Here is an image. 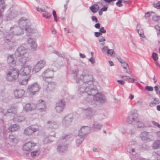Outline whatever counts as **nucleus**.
I'll use <instances>...</instances> for the list:
<instances>
[{"instance_id": "27", "label": "nucleus", "mask_w": 160, "mask_h": 160, "mask_svg": "<svg viewBox=\"0 0 160 160\" xmlns=\"http://www.w3.org/2000/svg\"><path fill=\"white\" fill-rule=\"evenodd\" d=\"M37 107L36 105H33L31 106V104L29 103H27L23 106V110L26 112H29L31 111L32 110L36 109Z\"/></svg>"}, {"instance_id": "11", "label": "nucleus", "mask_w": 160, "mask_h": 160, "mask_svg": "<svg viewBox=\"0 0 160 160\" xmlns=\"http://www.w3.org/2000/svg\"><path fill=\"white\" fill-rule=\"evenodd\" d=\"M32 70V68L30 65H25L22 66L21 68L19 71V73L22 76L28 75L29 77Z\"/></svg>"}, {"instance_id": "28", "label": "nucleus", "mask_w": 160, "mask_h": 160, "mask_svg": "<svg viewBox=\"0 0 160 160\" xmlns=\"http://www.w3.org/2000/svg\"><path fill=\"white\" fill-rule=\"evenodd\" d=\"M24 91L22 89H17L14 92V96L17 98H22L24 95Z\"/></svg>"}, {"instance_id": "19", "label": "nucleus", "mask_w": 160, "mask_h": 160, "mask_svg": "<svg viewBox=\"0 0 160 160\" xmlns=\"http://www.w3.org/2000/svg\"><path fill=\"white\" fill-rule=\"evenodd\" d=\"M17 107L14 106H12L10 108L8 109L7 112H5V116H9L11 118L12 116L16 115L17 113Z\"/></svg>"}, {"instance_id": "31", "label": "nucleus", "mask_w": 160, "mask_h": 160, "mask_svg": "<svg viewBox=\"0 0 160 160\" xmlns=\"http://www.w3.org/2000/svg\"><path fill=\"white\" fill-rule=\"evenodd\" d=\"M56 86L55 83L54 82H50L48 83L45 90L48 92H52L55 89Z\"/></svg>"}, {"instance_id": "50", "label": "nucleus", "mask_w": 160, "mask_h": 160, "mask_svg": "<svg viewBox=\"0 0 160 160\" xmlns=\"http://www.w3.org/2000/svg\"><path fill=\"white\" fill-rule=\"evenodd\" d=\"M152 57L154 61H157L158 59V54L157 53L153 52L152 53Z\"/></svg>"}, {"instance_id": "26", "label": "nucleus", "mask_w": 160, "mask_h": 160, "mask_svg": "<svg viewBox=\"0 0 160 160\" xmlns=\"http://www.w3.org/2000/svg\"><path fill=\"white\" fill-rule=\"evenodd\" d=\"M17 12L14 11L10 12L6 15V21H8L13 19L17 16Z\"/></svg>"}, {"instance_id": "36", "label": "nucleus", "mask_w": 160, "mask_h": 160, "mask_svg": "<svg viewBox=\"0 0 160 160\" xmlns=\"http://www.w3.org/2000/svg\"><path fill=\"white\" fill-rule=\"evenodd\" d=\"M19 129V126L18 124H15L10 125L8 130L11 132H14L18 131Z\"/></svg>"}, {"instance_id": "40", "label": "nucleus", "mask_w": 160, "mask_h": 160, "mask_svg": "<svg viewBox=\"0 0 160 160\" xmlns=\"http://www.w3.org/2000/svg\"><path fill=\"white\" fill-rule=\"evenodd\" d=\"M7 140L10 143L13 144L16 143L18 142V140L16 137L12 135H9V137Z\"/></svg>"}, {"instance_id": "64", "label": "nucleus", "mask_w": 160, "mask_h": 160, "mask_svg": "<svg viewBox=\"0 0 160 160\" xmlns=\"http://www.w3.org/2000/svg\"><path fill=\"white\" fill-rule=\"evenodd\" d=\"M95 36L96 37H98L100 35H101L102 34L100 32H95L94 33Z\"/></svg>"}, {"instance_id": "52", "label": "nucleus", "mask_w": 160, "mask_h": 160, "mask_svg": "<svg viewBox=\"0 0 160 160\" xmlns=\"http://www.w3.org/2000/svg\"><path fill=\"white\" fill-rule=\"evenodd\" d=\"M152 19L155 22H158L160 20V16H152Z\"/></svg>"}, {"instance_id": "7", "label": "nucleus", "mask_w": 160, "mask_h": 160, "mask_svg": "<svg viewBox=\"0 0 160 160\" xmlns=\"http://www.w3.org/2000/svg\"><path fill=\"white\" fill-rule=\"evenodd\" d=\"M9 31L10 33L13 36L21 35L24 33L23 30L22 28L16 25L10 27Z\"/></svg>"}, {"instance_id": "60", "label": "nucleus", "mask_w": 160, "mask_h": 160, "mask_svg": "<svg viewBox=\"0 0 160 160\" xmlns=\"http://www.w3.org/2000/svg\"><path fill=\"white\" fill-rule=\"evenodd\" d=\"M99 31L101 33H105L106 32V30L104 29V28L103 27H102L101 28H100Z\"/></svg>"}, {"instance_id": "42", "label": "nucleus", "mask_w": 160, "mask_h": 160, "mask_svg": "<svg viewBox=\"0 0 160 160\" xmlns=\"http://www.w3.org/2000/svg\"><path fill=\"white\" fill-rule=\"evenodd\" d=\"M160 103V101L158 98H154L153 101H151L149 103V106L150 107H153L155 106L157 104H159Z\"/></svg>"}, {"instance_id": "21", "label": "nucleus", "mask_w": 160, "mask_h": 160, "mask_svg": "<svg viewBox=\"0 0 160 160\" xmlns=\"http://www.w3.org/2000/svg\"><path fill=\"white\" fill-rule=\"evenodd\" d=\"M36 146V144L32 141L26 142L22 146V149L26 151H29L32 150L33 148Z\"/></svg>"}, {"instance_id": "55", "label": "nucleus", "mask_w": 160, "mask_h": 160, "mask_svg": "<svg viewBox=\"0 0 160 160\" xmlns=\"http://www.w3.org/2000/svg\"><path fill=\"white\" fill-rule=\"evenodd\" d=\"M145 89L146 90L149 91H152L153 90V88L151 86H146L145 87Z\"/></svg>"}, {"instance_id": "9", "label": "nucleus", "mask_w": 160, "mask_h": 160, "mask_svg": "<svg viewBox=\"0 0 160 160\" xmlns=\"http://www.w3.org/2000/svg\"><path fill=\"white\" fill-rule=\"evenodd\" d=\"M45 63L46 61L44 59L38 61L33 66L32 69V72L35 73L38 72L44 68Z\"/></svg>"}, {"instance_id": "57", "label": "nucleus", "mask_w": 160, "mask_h": 160, "mask_svg": "<svg viewBox=\"0 0 160 160\" xmlns=\"http://www.w3.org/2000/svg\"><path fill=\"white\" fill-rule=\"evenodd\" d=\"M108 47L107 46H105L102 49V52L104 53H106L107 51V50L108 49Z\"/></svg>"}, {"instance_id": "13", "label": "nucleus", "mask_w": 160, "mask_h": 160, "mask_svg": "<svg viewBox=\"0 0 160 160\" xmlns=\"http://www.w3.org/2000/svg\"><path fill=\"white\" fill-rule=\"evenodd\" d=\"M28 50L23 46L18 47L15 50L14 55L16 57L23 56L27 53Z\"/></svg>"}, {"instance_id": "56", "label": "nucleus", "mask_w": 160, "mask_h": 160, "mask_svg": "<svg viewBox=\"0 0 160 160\" xmlns=\"http://www.w3.org/2000/svg\"><path fill=\"white\" fill-rule=\"evenodd\" d=\"M154 7L157 9H160V2L153 4Z\"/></svg>"}, {"instance_id": "25", "label": "nucleus", "mask_w": 160, "mask_h": 160, "mask_svg": "<svg viewBox=\"0 0 160 160\" xmlns=\"http://www.w3.org/2000/svg\"><path fill=\"white\" fill-rule=\"evenodd\" d=\"M121 66L123 70L125 73L130 74L131 72L128 63L122 59H121Z\"/></svg>"}, {"instance_id": "39", "label": "nucleus", "mask_w": 160, "mask_h": 160, "mask_svg": "<svg viewBox=\"0 0 160 160\" xmlns=\"http://www.w3.org/2000/svg\"><path fill=\"white\" fill-rule=\"evenodd\" d=\"M6 46V49L10 50L18 45V43L15 42H10Z\"/></svg>"}, {"instance_id": "51", "label": "nucleus", "mask_w": 160, "mask_h": 160, "mask_svg": "<svg viewBox=\"0 0 160 160\" xmlns=\"http://www.w3.org/2000/svg\"><path fill=\"white\" fill-rule=\"evenodd\" d=\"M43 13V15L44 16V17L47 18H49L51 16V14L50 13L47 12L45 11Z\"/></svg>"}, {"instance_id": "3", "label": "nucleus", "mask_w": 160, "mask_h": 160, "mask_svg": "<svg viewBox=\"0 0 160 160\" xmlns=\"http://www.w3.org/2000/svg\"><path fill=\"white\" fill-rule=\"evenodd\" d=\"M138 115L137 111L132 110L129 112L127 119V122L129 124L131 123L133 121L136 122L135 125L137 128H142L145 127V124L142 121L137 122Z\"/></svg>"}, {"instance_id": "24", "label": "nucleus", "mask_w": 160, "mask_h": 160, "mask_svg": "<svg viewBox=\"0 0 160 160\" xmlns=\"http://www.w3.org/2000/svg\"><path fill=\"white\" fill-rule=\"evenodd\" d=\"M90 128L88 126H83L79 131L78 135L80 136H82L83 137L85 135L90 132Z\"/></svg>"}, {"instance_id": "22", "label": "nucleus", "mask_w": 160, "mask_h": 160, "mask_svg": "<svg viewBox=\"0 0 160 160\" xmlns=\"http://www.w3.org/2000/svg\"><path fill=\"white\" fill-rule=\"evenodd\" d=\"M41 112H45L46 110V106L45 102L42 100H39L38 101L37 105H36Z\"/></svg>"}, {"instance_id": "12", "label": "nucleus", "mask_w": 160, "mask_h": 160, "mask_svg": "<svg viewBox=\"0 0 160 160\" xmlns=\"http://www.w3.org/2000/svg\"><path fill=\"white\" fill-rule=\"evenodd\" d=\"M39 90V86L37 82L31 84L28 87L27 92L30 95H34Z\"/></svg>"}, {"instance_id": "18", "label": "nucleus", "mask_w": 160, "mask_h": 160, "mask_svg": "<svg viewBox=\"0 0 160 160\" xmlns=\"http://www.w3.org/2000/svg\"><path fill=\"white\" fill-rule=\"evenodd\" d=\"M42 76L44 80L47 81V79H51L53 77V72L48 68L42 72ZM47 81L48 82V81Z\"/></svg>"}, {"instance_id": "29", "label": "nucleus", "mask_w": 160, "mask_h": 160, "mask_svg": "<svg viewBox=\"0 0 160 160\" xmlns=\"http://www.w3.org/2000/svg\"><path fill=\"white\" fill-rule=\"evenodd\" d=\"M27 42L29 44L31 48L34 51L37 50V45L33 38H29L27 40Z\"/></svg>"}, {"instance_id": "49", "label": "nucleus", "mask_w": 160, "mask_h": 160, "mask_svg": "<svg viewBox=\"0 0 160 160\" xmlns=\"http://www.w3.org/2000/svg\"><path fill=\"white\" fill-rule=\"evenodd\" d=\"M138 32L141 37L142 38H145V37L144 34V32L143 30L137 29Z\"/></svg>"}, {"instance_id": "41", "label": "nucleus", "mask_w": 160, "mask_h": 160, "mask_svg": "<svg viewBox=\"0 0 160 160\" xmlns=\"http://www.w3.org/2000/svg\"><path fill=\"white\" fill-rule=\"evenodd\" d=\"M40 153V151L39 149H38L32 151L30 153V155L32 157L35 158L38 157Z\"/></svg>"}, {"instance_id": "6", "label": "nucleus", "mask_w": 160, "mask_h": 160, "mask_svg": "<svg viewBox=\"0 0 160 160\" xmlns=\"http://www.w3.org/2000/svg\"><path fill=\"white\" fill-rule=\"evenodd\" d=\"M71 137V135H66L63 137L62 139L59 140V142L61 143L62 145H58V146L57 150L58 152H62L66 151L67 150L68 148V145L63 144V143L65 142L68 140Z\"/></svg>"}, {"instance_id": "48", "label": "nucleus", "mask_w": 160, "mask_h": 160, "mask_svg": "<svg viewBox=\"0 0 160 160\" xmlns=\"http://www.w3.org/2000/svg\"><path fill=\"white\" fill-rule=\"evenodd\" d=\"M8 147V146L6 145V144L3 143L2 144H0V149L2 150H6Z\"/></svg>"}, {"instance_id": "38", "label": "nucleus", "mask_w": 160, "mask_h": 160, "mask_svg": "<svg viewBox=\"0 0 160 160\" xmlns=\"http://www.w3.org/2000/svg\"><path fill=\"white\" fill-rule=\"evenodd\" d=\"M51 137H52L54 138L55 137V134L54 133L53 134L49 135L48 137L45 138L43 140V142L44 144H46L48 143L51 142L53 139H51Z\"/></svg>"}, {"instance_id": "63", "label": "nucleus", "mask_w": 160, "mask_h": 160, "mask_svg": "<svg viewBox=\"0 0 160 160\" xmlns=\"http://www.w3.org/2000/svg\"><path fill=\"white\" fill-rule=\"evenodd\" d=\"M142 102V99H140L138 100L136 102V104L137 105L140 106L141 105Z\"/></svg>"}, {"instance_id": "16", "label": "nucleus", "mask_w": 160, "mask_h": 160, "mask_svg": "<svg viewBox=\"0 0 160 160\" xmlns=\"http://www.w3.org/2000/svg\"><path fill=\"white\" fill-rule=\"evenodd\" d=\"M127 151L131 154L130 157L132 160H146L145 159H140L138 158H137L138 155L136 154L134 148L130 145L128 146L127 148Z\"/></svg>"}, {"instance_id": "32", "label": "nucleus", "mask_w": 160, "mask_h": 160, "mask_svg": "<svg viewBox=\"0 0 160 160\" xmlns=\"http://www.w3.org/2000/svg\"><path fill=\"white\" fill-rule=\"evenodd\" d=\"M7 62L11 67L15 66L16 64V61L14 60L12 55H10L8 56Z\"/></svg>"}, {"instance_id": "35", "label": "nucleus", "mask_w": 160, "mask_h": 160, "mask_svg": "<svg viewBox=\"0 0 160 160\" xmlns=\"http://www.w3.org/2000/svg\"><path fill=\"white\" fill-rule=\"evenodd\" d=\"M13 36L10 33V32H6L4 35V41L7 43L9 42Z\"/></svg>"}, {"instance_id": "62", "label": "nucleus", "mask_w": 160, "mask_h": 160, "mask_svg": "<svg viewBox=\"0 0 160 160\" xmlns=\"http://www.w3.org/2000/svg\"><path fill=\"white\" fill-rule=\"evenodd\" d=\"M152 123L155 126H156L160 128V125L158 123H157L154 121H152Z\"/></svg>"}, {"instance_id": "30", "label": "nucleus", "mask_w": 160, "mask_h": 160, "mask_svg": "<svg viewBox=\"0 0 160 160\" xmlns=\"http://www.w3.org/2000/svg\"><path fill=\"white\" fill-rule=\"evenodd\" d=\"M10 119L15 122H20L24 121L25 118L23 116H19L17 113L16 115L12 116Z\"/></svg>"}, {"instance_id": "46", "label": "nucleus", "mask_w": 160, "mask_h": 160, "mask_svg": "<svg viewBox=\"0 0 160 160\" xmlns=\"http://www.w3.org/2000/svg\"><path fill=\"white\" fill-rule=\"evenodd\" d=\"M30 77L31 76H29V77H28V78L24 79L22 80H20L19 81V83L20 85H25L27 84Z\"/></svg>"}, {"instance_id": "23", "label": "nucleus", "mask_w": 160, "mask_h": 160, "mask_svg": "<svg viewBox=\"0 0 160 160\" xmlns=\"http://www.w3.org/2000/svg\"><path fill=\"white\" fill-rule=\"evenodd\" d=\"M46 126L48 128L55 129L58 126V123L53 120L48 121L45 124Z\"/></svg>"}, {"instance_id": "2", "label": "nucleus", "mask_w": 160, "mask_h": 160, "mask_svg": "<svg viewBox=\"0 0 160 160\" xmlns=\"http://www.w3.org/2000/svg\"><path fill=\"white\" fill-rule=\"evenodd\" d=\"M18 24L22 30L25 29L28 35L37 32V29L31 26L30 21L24 17L20 18L18 21Z\"/></svg>"}, {"instance_id": "53", "label": "nucleus", "mask_w": 160, "mask_h": 160, "mask_svg": "<svg viewBox=\"0 0 160 160\" xmlns=\"http://www.w3.org/2000/svg\"><path fill=\"white\" fill-rule=\"evenodd\" d=\"M154 14V13L153 12H151V13H150L149 12H148L145 14V16L146 18H148L151 16H152L153 15H152V14Z\"/></svg>"}, {"instance_id": "15", "label": "nucleus", "mask_w": 160, "mask_h": 160, "mask_svg": "<svg viewBox=\"0 0 160 160\" xmlns=\"http://www.w3.org/2000/svg\"><path fill=\"white\" fill-rule=\"evenodd\" d=\"M93 96V102L95 101L100 103H103L106 101V98L104 95L101 93L98 92V91L95 94L90 95V96Z\"/></svg>"}, {"instance_id": "61", "label": "nucleus", "mask_w": 160, "mask_h": 160, "mask_svg": "<svg viewBox=\"0 0 160 160\" xmlns=\"http://www.w3.org/2000/svg\"><path fill=\"white\" fill-rule=\"evenodd\" d=\"M125 81L128 80L129 78H130V77L122 76L121 77Z\"/></svg>"}, {"instance_id": "8", "label": "nucleus", "mask_w": 160, "mask_h": 160, "mask_svg": "<svg viewBox=\"0 0 160 160\" xmlns=\"http://www.w3.org/2000/svg\"><path fill=\"white\" fill-rule=\"evenodd\" d=\"M38 129L39 126L38 125H32L26 128L23 133L26 135L29 136L38 131Z\"/></svg>"}, {"instance_id": "4", "label": "nucleus", "mask_w": 160, "mask_h": 160, "mask_svg": "<svg viewBox=\"0 0 160 160\" xmlns=\"http://www.w3.org/2000/svg\"><path fill=\"white\" fill-rule=\"evenodd\" d=\"M80 79L84 83L89 86L94 85L96 82L93 76L88 72H83L79 77Z\"/></svg>"}, {"instance_id": "33", "label": "nucleus", "mask_w": 160, "mask_h": 160, "mask_svg": "<svg viewBox=\"0 0 160 160\" xmlns=\"http://www.w3.org/2000/svg\"><path fill=\"white\" fill-rule=\"evenodd\" d=\"M21 58L19 59V63L22 65V66L25 65L27 62L29 60V58L25 55L23 56H20Z\"/></svg>"}, {"instance_id": "20", "label": "nucleus", "mask_w": 160, "mask_h": 160, "mask_svg": "<svg viewBox=\"0 0 160 160\" xmlns=\"http://www.w3.org/2000/svg\"><path fill=\"white\" fill-rule=\"evenodd\" d=\"M65 102L63 99L59 101L56 103L55 109L57 112H60L64 108Z\"/></svg>"}, {"instance_id": "1", "label": "nucleus", "mask_w": 160, "mask_h": 160, "mask_svg": "<svg viewBox=\"0 0 160 160\" xmlns=\"http://www.w3.org/2000/svg\"><path fill=\"white\" fill-rule=\"evenodd\" d=\"M97 90L92 88L84 83H82L78 88L77 93L79 95L81 96H89L86 99V100L88 102H90L89 100L90 95L94 94L97 93Z\"/></svg>"}, {"instance_id": "10", "label": "nucleus", "mask_w": 160, "mask_h": 160, "mask_svg": "<svg viewBox=\"0 0 160 160\" xmlns=\"http://www.w3.org/2000/svg\"><path fill=\"white\" fill-rule=\"evenodd\" d=\"M140 138L143 141L145 142L152 141L153 139V136L151 133L145 131L141 132Z\"/></svg>"}, {"instance_id": "44", "label": "nucleus", "mask_w": 160, "mask_h": 160, "mask_svg": "<svg viewBox=\"0 0 160 160\" xmlns=\"http://www.w3.org/2000/svg\"><path fill=\"white\" fill-rule=\"evenodd\" d=\"M91 11L93 13H96L99 9V6L97 4H95L90 7Z\"/></svg>"}, {"instance_id": "54", "label": "nucleus", "mask_w": 160, "mask_h": 160, "mask_svg": "<svg viewBox=\"0 0 160 160\" xmlns=\"http://www.w3.org/2000/svg\"><path fill=\"white\" fill-rule=\"evenodd\" d=\"M131 2L129 0H121V7L122 6V3H124L126 4H129L131 3Z\"/></svg>"}, {"instance_id": "17", "label": "nucleus", "mask_w": 160, "mask_h": 160, "mask_svg": "<svg viewBox=\"0 0 160 160\" xmlns=\"http://www.w3.org/2000/svg\"><path fill=\"white\" fill-rule=\"evenodd\" d=\"M83 116L86 118L90 119L92 117L95 113V111L90 108H87L86 109L83 108Z\"/></svg>"}, {"instance_id": "14", "label": "nucleus", "mask_w": 160, "mask_h": 160, "mask_svg": "<svg viewBox=\"0 0 160 160\" xmlns=\"http://www.w3.org/2000/svg\"><path fill=\"white\" fill-rule=\"evenodd\" d=\"M73 117L72 114L65 116L62 121V124L63 127H68L71 125Z\"/></svg>"}, {"instance_id": "47", "label": "nucleus", "mask_w": 160, "mask_h": 160, "mask_svg": "<svg viewBox=\"0 0 160 160\" xmlns=\"http://www.w3.org/2000/svg\"><path fill=\"white\" fill-rule=\"evenodd\" d=\"M106 54H109L112 57L115 56V53L114 50L112 49H108L107 51Z\"/></svg>"}, {"instance_id": "37", "label": "nucleus", "mask_w": 160, "mask_h": 160, "mask_svg": "<svg viewBox=\"0 0 160 160\" xmlns=\"http://www.w3.org/2000/svg\"><path fill=\"white\" fill-rule=\"evenodd\" d=\"M6 8L4 0H0V17L2 16V13Z\"/></svg>"}, {"instance_id": "45", "label": "nucleus", "mask_w": 160, "mask_h": 160, "mask_svg": "<svg viewBox=\"0 0 160 160\" xmlns=\"http://www.w3.org/2000/svg\"><path fill=\"white\" fill-rule=\"evenodd\" d=\"M160 147V140H157L154 142L152 145L153 149H156Z\"/></svg>"}, {"instance_id": "58", "label": "nucleus", "mask_w": 160, "mask_h": 160, "mask_svg": "<svg viewBox=\"0 0 160 160\" xmlns=\"http://www.w3.org/2000/svg\"><path fill=\"white\" fill-rule=\"evenodd\" d=\"M53 53L57 55L58 56L62 57H63V55L58 52L57 51H53Z\"/></svg>"}, {"instance_id": "5", "label": "nucleus", "mask_w": 160, "mask_h": 160, "mask_svg": "<svg viewBox=\"0 0 160 160\" xmlns=\"http://www.w3.org/2000/svg\"><path fill=\"white\" fill-rule=\"evenodd\" d=\"M19 71L15 68L8 70L6 74V78L9 82H13L17 80L19 76Z\"/></svg>"}, {"instance_id": "59", "label": "nucleus", "mask_w": 160, "mask_h": 160, "mask_svg": "<svg viewBox=\"0 0 160 160\" xmlns=\"http://www.w3.org/2000/svg\"><path fill=\"white\" fill-rule=\"evenodd\" d=\"M89 61L92 64L95 62V59L94 57H91L89 58Z\"/></svg>"}, {"instance_id": "43", "label": "nucleus", "mask_w": 160, "mask_h": 160, "mask_svg": "<svg viewBox=\"0 0 160 160\" xmlns=\"http://www.w3.org/2000/svg\"><path fill=\"white\" fill-rule=\"evenodd\" d=\"M84 137L82 136H80L78 134L77 137L76 141V144L77 146H79L81 144L82 142L84 140Z\"/></svg>"}, {"instance_id": "34", "label": "nucleus", "mask_w": 160, "mask_h": 160, "mask_svg": "<svg viewBox=\"0 0 160 160\" xmlns=\"http://www.w3.org/2000/svg\"><path fill=\"white\" fill-rule=\"evenodd\" d=\"M103 126L102 124L95 122L92 125V128L95 131H98L101 130Z\"/></svg>"}]
</instances>
